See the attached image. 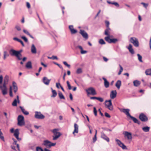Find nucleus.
<instances>
[{
  "mask_svg": "<svg viewBox=\"0 0 151 151\" xmlns=\"http://www.w3.org/2000/svg\"><path fill=\"white\" fill-rule=\"evenodd\" d=\"M21 38L22 39H23L24 41L25 42H28V40H27V38L25 36H22L21 37Z\"/></svg>",
  "mask_w": 151,
  "mask_h": 151,
  "instance_id": "8fccbe9b",
  "label": "nucleus"
},
{
  "mask_svg": "<svg viewBox=\"0 0 151 151\" xmlns=\"http://www.w3.org/2000/svg\"><path fill=\"white\" fill-rule=\"evenodd\" d=\"M133 83L134 86L137 87L140 84L141 82L138 80H135L134 81Z\"/></svg>",
  "mask_w": 151,
  "mask_h": 151,
  "instance_id": "a878e982",
  "label": "nucleus"
},
{
  "mask_svg": "<svg viewBox=\"0 0 151 151\" xmlns=\"http://www.w3.org/2000/svg\"><path fill=\"white\" fill-rule=\"evenodd\" d=\"M102 79L104 81V85L106 88H108L109 86V82L104 77L102 78Z\"/></svg>",
  "mask_w": 151,
  "mask_h": 151,
  "instance_id": "aec40b11",
  "label": "nucleus"
},
{
  "mask_svg": "<svg viewBox=\"0 0 151 151\" xmlns=\"http://www.w3.org/2000/svg\"><path fill=\"white\" fill-rule=\"evenodd\" d=\"M31 51L33 54H36L37 53L36 48L33 44L32 45L31 47Z\"/></svg>",
  "mask_w": 151,
  "mask_h": 151,
  "instance_id": "412c9836",
  "label": "nucleus"
},
{
  "mask_svg": "<svg viewBox=\"0 0 151 151\" xmlns=\"http://www.w3.org/2000/svg\"><path fill=\"white\" fill-rule=\"evenodd\" d=\"M6 84H7L6 83H3V85L2 86L3 87V89H7V88H6Z\"/></svg>",
  "mask_w": 151,
  "mask_h": 151,
  "instance_id": "69168bd1",
  "label": "nucleus"
},
{
  "mask_svg": "<svg viewBox=\"0 0 151 151\" xmlns=\"http://www.w3.org/2000/svg\"><path fill=\"white\" fill-rule=\"evenodd\" d=\"M140 119L142 122H146L148 120L147 117L143 113L141 114L139 116Z\"/></svg>",
  "mask_w": 151,
  "mask_h": 151,
  "instance_id": "9d476101",
  "label": "nucleus"
},
{
  "mask_svg": "<svg viewBox=\"0 0 151 151\" xmlns=\"http://www.w3.org/2000/svg\"><path fill=\"white\" fill-rule=\"evenodd\" d=\"M105 23L106 24V26L107 28H109V22L108 21H105Z\"/></svg>",
  "mask_w": 151,
  "mask_h": 151,
  "instance_id": "09e8293b",
  "label": "nucleus"
},
{
  "mask_svg": "<svg viewBox=\"0 0 151 151\" xmlns=\"http://www.w3.org/2000/svg\"><path fill=\"white\" fill-rule=\"evenodd\" d=\"M107 2L109 4L114 5L117 7H119V4L116 2H111L110 1H107Z\"/></svg>",
  "mask_w": 151,
  "mask_h": 151,
  "instance_id": "c756f323",
  "label": "nucleus"
},
{
  "mask_svg": "<svg viewBox=\"0 0 151 151\" xmlns=\"http://www.w3.org/2000/svg\"><path fill=\"white\" fill-rule=\"evenodd\" d=\"M56 145V143H52L50 141L46 140L43 141L42 145L45 146L47 148H50L52 146H54Z\"/></svg>",
  "mask_w": 151,
  "mask_h": 151,
  "instance_id": "f03ea898",
  "label": "nucleus"
},
{
  "mask_svg": "<svg viewBox=\"0 0 151 151\" xmlns=\"http://www.w3.org/2000/svg\"><path fill=\"white\" fill-rule=\"evenodd\" d=\"M54 63L55 64L58 65L60 68L62 70H63V68L61 65L55 62H54Z\"/></svg>",
  "mask_w": 151,
  "mask_h": 151,
  "instance_id": "13d9d810",
  "label": "nucleus"
},
{
  "mask_svg": "<svg viewBox=\"0 0 151 151\" xmlns=\"http://www.w3.org/2000/svg\"><path fill=\"white\" fill-rule=\"evenodd\" d=\"M105 105L106 107L110 110L112 111L113 110V107L111 99L109 100H106L105 101Z\"/></svg>",
  "mask_w": 151,
  "mask_h": 151,
  "instance_id": "39448f33",
  "label": "nucleus"
},
{
  "mask_svg": "<svg viewBox=\"0 0 151 151\" xmlns=\"http://www.w3.org/2000/svg\"><path fill=\"white\" fill-rule=\"evenodd\" d=\"M26 6H27V7L28 8H30V4L29 3V2H27V3H26Z\"/></svg>",
  "mask_w": 151,
  "mask_h": 151,
  "instance_id": "338daca9",
  "label": "nucleus"
},
{
  "mask_svg": "<svg viewBox=\"0 0 151 151\" xmlns=\"http://www.w3.org/2000/svg\"><path fill=\"white\" fill-rule=\"evenodd\" d=\"M111 30V29L110 28H107L105 31L104 34L107 35V36L110 37V31Z\"/></svg>",
  "mask_w": 151,
  "mask_h": 151,
  "instance_id": "393cba45",
  "label": "nucleus"
},
{
  "mask_svg": "<svg viewBox=\"0 0 151 151\" xmlns=\"http://www.w3.org/2000/svg\"><path fill=\"white\" fill-rule=\"evenodd\" d=\"M124 135L127 137V138L128 139H132V134L131 133L127 131H125L124 132Z\"/></svg>",
  "mask_w": 151,
  "mask_h": 151,
  "instance_id": "dca6fc26",
  "label": "nucleus"
},
{
  "mask_svg": "<svg viewBox=\"0 0 151 151\" xmlns=\"http://www.w3.org/2000/svg\"><path fill=\"white\" fill-rule=\"evenodd\" d=\"M9 80V78L8 76H6L4 78V83L7 84L8 83Z\"/></svg>",
  "mask_w": 151,
  "mask_h": 151,
  "instance_id": "c9c22d12",
  "label": "nucleus"
},
{
  "mask_svg": "<svg viewBox=\"0 0 151 151\" xmlns=\"http://www.w3.org/2000/svg\"><path fill=\"white\" fill-rule=\"evenodd\" d=\"M22 50H20L19 51H17V59L19 60H21L22 59L21 57H22V55L21 52H22Z\"/></svg>",
  "mask_w": 151,
  "mask_h": 151,
  "instance_id": "6ab92c4d",
  "label": "nucleus"
},
{
  "mask_svg": "<svg viewBox=\"0 0 151 151\" xmlns=\"http://www.w3.org/2000/svg\"><path fill=\"white\" fill-rule=\"evenodd\" d=\"M105 39L106 41L109 43H115L118 41L117 39H110V37H109V36L106 37L105 38Z\"/></svg>",
  "mask_w": 151,
  "mask_h": 151,
  "instance_id": "0eeeda50",
  "label": "nucleus"
},
{
  "mask_svg": "<svg viewBox=\"0 0 151 151\" xmlns=\"http://www.w3.org/2000/svg\"><path fill=\"white\" fill-rule=\"evenodd\" d=\"M116 141L117 144L123 149H126V146L124 145V144L122 143L118 139H116Z\"/></svg>",
  "mask_w": 151,
  "mask_h": 151,
  "instance_id": "9b49d317",
  "label": "nucleus"
},
{
  "mask_svg": "<svg viewBox=\"0 0 151 151\" xmlns=\"http://www.w3.org/2000/svg\"><path fill=\"white\" fill-rule=\"evenodd\" d=\"M45 116L41 114L40 112L36 111L35 112V117L37 119H43L45 118Z\"/></svg>",
  "mask_w": 151,
  "mask_h": 151,
  "instance_id": "6e6552de",
  "label": "nucleus"
},
{
  "mask_svg": "<svg viewBox=\"0 0 151 151\" xmlns=\"http://www.w3.org/2000/svg\"><path fill=\"white\" fill-rule=\"evenodd\" d=\"M105 116L108 117V118H110L111 117V116L109 115L107 113L105 112Z\"/></svg>",
  "mask_w": 151,
  "mask_h": 151,
  "instance_id": "052dcab7",
  "label": "nucleus"
},
{
  "mask_svg": "<svg viewBox=\"0 0 151 151\" xmlns=\"http://www.w3.org/2000/svg\"><path fill=\"white\" fill-rule=\"evenodd\" d=\"M23 32L32 38V39L34 38V37L30 34V33L28 32V31H27V30L24 29L23 30Z\"/></svg>",
  "mask_w": 151,
  "mask_h": 151,
  "instance_id": "72a5a7b5",
  "label": "nucleus"
},
{
  "mask_svg": "<svg viewBox=\"0 0 151 151\" xmlns=\"http://www.w3.org/2000/svg\"><path fill=\"white\" fill-rule=\"evenodd\" d=\"M51 81V79H48L46 77H44L43 78L42 81L45 85H48Z\"/></svg>",
  "mask_w": 151,
  "mask_h": 151,
  "instance_id": "4468645a",
  "label": "nucleus"
},
{
  "mask_svg": "<svg viewBox=\"0 0 151 151\" xmlns=\"http://www.w3.org/2000/svg\"><path fill=\"white\" fill-rule=\"evenodd\" d=\"M52 60H58V58L56 56H55L54 55H52Z\"/></svg>",
  "mask_w": 151,
  "mask_h": 151,
  "instance_id": "e2e57ef3",
  "label": "nucleus"
},
{
  "mask_svg": "<svg viewBox=\"0 0 151 151\" xmlns=\"http://www.w3.org/2000/svg\"><path fill=\"white\" fill-rule=\"evenodd\" d=\"M82 73V70L81 68H78L76 70V73L77 74H80Z\"/></svg>",
  "mask_w": 151,
  "mask_h": 151,
  "instance_id": "49530a36",
  "label": "nucleus"
},
{
  "mask_svg": "<svg viewBox=\"0 0 151 151\" xmlns=\"http://www.w3.org/2000/svg\"><path fill=\"white\" fill-rule=\"evenodd\" d=\"M17 102H18V101H17V99H15L12 103V105L13 106H17Z\"/></svg>",
  "mask_w": 151,
  "mask_h": 151,
  "instance_id": "58836bf2",
  "label": "nucleus"
},
{
  "mask_svg": "<svg viewBox=\"0 0 151 151\" xmlns=\"http://www.w3.org/2000/svg\"><path fill=\"white\" fill-rule=\"evenodd\" d=\"M81 53L82 54H84L86 53L87 52V51L86 50H83V49L81 50Z\"/></svg>",
  "mask_w": 151,
  "mask_h": 151,
  "instance_id": "0e129e2a",
  "label": "nucleus"
},
{
  "mask_svg": "<svg viewBox=\"0 0 151 151\" xmlns=\"http://www.w3.org/2000/svg\"><path fill=\"white\" fill-rule=\"evenodd\" d=\"M79 33L86 40L88 39V35L84 30L82 29L80 30Z\"/></svg>",
  "mask_w": 151,
  "mask_h": 151,
  "instance_id": "1a4fd4ad",
  "label": "nucleus"
},
{
  "mask_svg": "<svg viewBox=\"0 0 151 151\" xmlns=\"http://www.w3.org/2000/svg\"><path fill=\"white\" fill-rule=\"evenodd\" d=\"M102 129L104 130H106L107 131H111L112 130L111 129H108V128H102Z\"/></svg>",
  "mask_w": 151,
  "mask_h": 151,
  "instance_id": "bf43d9fd",
  "label": "nucleus"
},
{
  "mask_svg": "<svg viewBox=\"0 0 151 151\" xmlns=\"http://www.w3.org/2000/svg\"><path fill=\"white\" fill-rule=\"evenodd\" d=\"M97 100H99L101 102H103L104 101V99L102 98L97 97Z\"/></svg>",
  "mask_w": 151,
  "mask_h": 151,
  "instance_id": "864d4df0",
  "label": "nucleus"
},
{
  "mask_svg": "<svg viewBox=\"0 0 151 151\" xmlns=\"http://www.w3.org/2000/svg\"><path fill=\"white\" fill-rule=\"evenodd\" d=\"M63 63L64 65L68 67V68H70V65L68 64L66 62L64 61L63 62Z\"/></svg>",
  "mask_w": 151,
  "mask_h": 151,
  "instance_id": "4d7b16f0",
  "label": "nucleus"
},
{
  "mask_svg": "<svg viewBox=\"0 0 151 151\" xmlns=\"http://www.w3.org/2000/svg\"><path fill=\"white\" fill-rule=\"evenodd\" d=\"M36 150V151H44L41 147H37Z\"/></svg>",
  "mask_w": 151,
  "mask_h": 151,
  "instance_id": "603ef678",
  "label": "nucleus"
},
{
  "mask_svg": "<svg viewBox=\"0 0 151 151\" xmlns=\"http://www.w3.org/2000/svg\"><path fill=\"white\" fill-rule=\"evenodd\" d=\"M9 56V55L7 53L6 51H5L4 52L3 58L4 60L6 59V57L8 56Z\"/></svg>",
  "mask_w": 151,
  "mask_h": 151,
  "instance_id": "a19ab883",
  "label": "nucleus"
},
{
  "mask_svg": "<svg viewBox=\"0 0 151 151\" xmlns=\"http://www.w3.org/2000/svg\"><path fill=\"white\" fill-rule=\"evenodd\" d=\"M121 85V81L120 80H118L116 82L115 84V86L118 89H119L120 88Z\"/></svg>",
  "mask_w": 151,
  "mask_h": 151,
  "instance_id": "c85d7f7f",
  "label": "nucleus"
},
{
  "mask_svg": "<svg viewBox=\"0 0 151 151\" xmlns=\"http://www.w3.org/2000/svg\"><path fill=\"white\" fill-rule=\"evenodd\" d=\"M58 95L60 98L61 99H65V97L63 95L62 93L60 91H59L58 93Z\"/></svg>",
  "mask_w": 151,
  "mask_h": 151,
  "instance_id": "e433bc0d",
  "label": "nucleus"
},
{
  "mask_svg": "<svg viewBox=\"0 0 151 151\" xmlns=\"http://www.w3.org/2000/svg\"><path fill=\"white\" fill-rule=\"evenodd\" d=\"M18 125L20 126H22L25 125L24 118L22 115H19L17 118Z\"/></svg>",
  "mask_w": 151,
  "mask_h": 151,
  "instance_id": "20e7f679",
  "label": "nucleus"
},
{
  "mask_svg": "<svg viewBox=\"0 0 151 151\" xmlns=\"http://www.w3.org/2000/svg\"><path fill=\"white\" fill-rule=\"evenodd\" d=\"M99 43L101 45L105 44L106 43L104 40L102 39H101L99 40Z\"/></svg>",
  "mask_w": 151,
  "mask_h": 151,
  "instance_id": "37998d69",
  "label": "nucleus"
},
{
  "mask_svg": "<svg viewBox=\"0 0 151 151\" xmlns=\"http://www.w3.org/2000/svg\"><path fill=\"white\" fill-rule=\"evenodd\" d=\"M93 113L94 115L96 116L97 115V111L95 107H93Z\"/></svg>",
  "mask_w": 151,
  "mask_h": 151,
  "instance_id": "3c124183",
  "label": "nucleus"
},
{
  "mask_svg": "<svg viewBox=\"0 0 151 151\" xmlns=\"http://www.w3.org/2000/svg\"><path fill=\"white\" fill-rule=\"evenodd\" d=\"M121 112L125 113L128 116L130 117L131 115L129 113V110L128 109H122L120 110Z\"/></svg>",
  "mask_w": 151,
  "mask_h": 151,
  "instance_id": "f8f14e48",
  "label": "nucleus"
},
{
  "mask_svg": "<svg viewBox=\"0 0 151 151\" xmlns=\"http://www.w3.org/2000/svg\"><path fill=\"white\" fill-rule=\"evenodd\" d=\"M101 137L103 139L106 141L107 142H109V138L103 132H101Z\"/></svg>",
  "mask_w": 151,
  "mask_h": 151,
  "instance_id": "f3484780",
  "label": "nucleus"
},
{
  "mask_svg": "<svg viewBox=\"0 0 151 151\" xmlns=\"http://www.w3.org/2000/svg\"><path fill=\"white\" fill-rule=\"evenodd\" d=\"M150 127L148 126L144 127L142 128V129L145 132H148L150 130Z\"/></svg>",
  "mask_w": 151,
  "mask_h": 151,
  "instance_id": "473e14b6",
  "label": "nucleus"
},
{
  "mask_svg": "<svg viewBox=\"0 0 151 151\" xmlns=\"http://www.w3.org/2000/svg\"><path fill=\"white\" fill-rule=\"evenodd\" d=\"M26 67L28 69H31L32 68V63L31 61L28 62L26 64Z\"/></svg>",
  "mask_w": 151,
  "mask_h": 151,
  "instance_id": "5701e85b",
  "label": "nucleus"
},
{
  "mask_svg": "<svg viewBox=\"0 0 151 151\" xmlns=\"http://www.w3.org/2000/svg\"><path fill=\"white\" fill-rule=\"evenodd\" d=\"M52 92V95L51 96L52 97L54 98L57 95V93L55 90H53L52 88H51Z\"/></svg>",
  "mask_w": 151,
  "mask_h": 151,
  "instance_id": "cd10ccee",
  "label": "nucleus"
},
{
  "mask_svg": "<svg viewBox=\"0 0 151 151\" xmlns=\"http://www.w3.org/2000/svg\"><path fill=\"white\" fill-rule=\"evenodd\" d=\"M9 95L11 97H13V95L12 92V86H10L9 88Z\"/></svg>",
  "mask_w": 151,
  "mask_h": 151,
  "instance_id": "79ce46f5",
  "label": "nucleus"
},
{
  "mask_svg": "<svg viewBox=\"0 0 151 151\" xmlns=\"http://www.w3.org/2000/svg\"><path fill=\"white\" fill-rule=\"evenodd\" d=\"M129 52L132 54H134V52L132 48V46L131 44H129L127 47Z\"/></svg>",
  "mask_w": 151,
  "mask_h": 151,
  "instance_id": "4be33fe9",
  "label": "nucleus"
},
{
  "mask_svg": "<svg viewBox=\"0 0 151 151\" xmlns=\"http://www.w3.org/2000/svg\"><path fill=\"white\" fill-rule=\"evenodd\" d=\"M66 83L67 85V86L68 87V89L69 90H70L71 89V86L70 85V84L69 82L68 81H67L66 82Z\"/></svg>",
  "mask_w": 151,
  "mask_h": 151,
  "instance_id": "de8ad7c7",
  "label": "nucleus"
},
{
  "mask_svg": "<svg viewBox=\"0 0 151 151\" xmlns=\"http://www.w3.org/2000/svg\"><path fill=\"white\" fill-rule=\"evenodd\" d=\"M130 118H131L133 121L134 122V123H137L138 124H140V122L135 117H134L132 116H130V117H129Z\"/></svg>",
  "mask_w": 151,
  "mask_h": 151,
  "instance_id": "b1692460",
  "label": "nucleus"
},
{
  "mask_svg": "<svg viewBox=\"0 0 151 151\" xmlns=\"http://www.w3.org/2000/svg\"><path fill=\"white\" fill-rule=\"evenodd\" d=\"M9 53L11 56H15L17 58V55L16 50L12 49L9 50Z\"/></svg>",
  "mask_w": 151,
  "mask_h": 151,
  "instance_id": "ddd939ff",
  "label": "nucleus"
},
{
  "mask_svg": "<svg viewBox=\"0 0 151 151\" xmlns=\"http://www.w3.org/2000/svg\"><path fill=\"white\" fill-rule=\"evenodd\" d=\"M70 31L72 34H74L77 32V30L74 29H71Z\"/></svg>",
  "mask_w": 151,
  "mask_h": 151,
  "instance_id": "c03bdc74",
  "label": "nucleus"
},
{
  "mask_svg": "<svg viewBox=\"0 0 151 151\" xmlns=\"http://www.w3.org/2000/svg\"><path fill=\"white\" fill-rule=\"evenodd\" d=\"M97 139V137L96 134H95L94 137L93 138V142L94 143Z\"/></svg>",
  "mask_w": 151,
  "mask_h": 151,
  "instance_id": "6e6d98bb",
  "label": "nucleus"
},
{
  "mask_svg": "<svg viewBox=\"0 0 151 151\" xmlns=\"http://www.w3.org/2000/svg\"><path fill=\"white\" fill-rule=\"evenodd\" d=\"M3 78L2 75L0 76V84H1L2 82Z\"/></svg>",
  "mask_w": 151,
  "mask_h": 151,
  "instance_id": "680f3d73",
  "label": "nucleus"
},
{
  "mask_svg": "<svg viewBox=\"0 0 151 151\" xmlns=\"http://www.w3.org/2000/svg\"><path fill=\"white\" fill-rule=\"evenodd\" d=\"M16 29L18 31H20L21 30V28L20 26L18 25H17L15 27Z\"/></svg>",
  "mask_w": 151,
  "mask_h": 151,
  "instance_id": "5fc2aeb1",
  "label": "nucleus"
},
{
  "mask_svg": "<svg viewBox=\"0 0 151 151\" xmlns=\"http://www.w3.org/2000/svg\"><path fill=\"white\" fill-rule=\"evenodd\" d=\"M12 85L13 87L14 90H18V87L16 83L13 81L12 82Z\"/></svg>",
  "mask_w": 151,
  "mask_h": 151,
  "instance_id": "f704fd0d",
  "label": "nucleus"
},
{
  "mask_svg": "<svg viewBox=\"0 0 151 151\" xmlns=\"http://www.w3.org/2000/svg\"><path fill=\"white\" fill-rule=\"evenodd\" d=\"M117 92L116 90L112 91L110 93V97L111 99H114L116 96Z\"/></svg>",
  "mask_w": 151,
  "mask_h": 151,
  "instance_id": "2eb2a0df",
  "label": "nucleus"
},
{
  "mask_svg": "<svg viewBox=\"0 0 151 151\" xmlns=\"http://www.w3.org/2000/svg\"><path fill=\"white\" fill-rule=\"evenodd\" d=\"M2 135V133L1 132L0 129V138L3 141H4V136Z\"/></svg>",
  "mask_w": 151,
  "mask_h": 151,
  "instance_id": "a18cd8bd",
  "label": "nucleus"
},
{
  "mask_svg": "<svg viewBox=\"0 0 151 151\" xmlns=\"http://www.w3.org/2000/svg\"><path fill=\"white\" fill-rule=\"evenodd\" d=\"M74 130L73 132V134H74L75 133H78V126L76 123L74 124Z\"/></svg>",
  "mask_w": 151,
  "mask_h": 151,
  "instance_id": "a211bd4d",
  "label": "nucleus"
},
{
  "mask_svg": "<svg viewBox=\"0 0 151 151\" xmlns=\"http://www.w3.org/2000/svg\"><path fill=\"white\" fill-rule=\"evenodd\" d=\"M58 129H55L51 130V131L53 134V135L52 136L53 140H56L61 136V134L58 132Z\"/></svg>",
  "mask_w": 151,
  "mask_h": 151,
  "instance_id": "f257e3e1",
  "label": "nucleus"
},
{
  "mask_svg": "<svg viewBox=\"0 0 151 151\" xmlns=\"http://www.w3.org/2000/svg\"><path fill=\"white\" fill-rule=\"evenodd\" d=\"M0 88L2 90V92L3 94L4 95H6L7 93V89H3L2 86H0Z\"/></svg>",
  "mask_w": 151,
  "mask_h": 151,
  "instance_id": "7c9ffc66",
  "label": "nucleus"
},
{
  "mask_svg": "<svg viewBox=\"0 0 151 151\" xmlns=\"http://www.w3.org/2000/svg\"><path fill=\"white\" fill-rule=\"evenodd\" d=\"M145 73L146 75L151 76V68L147 69Z\"/></svg>",
  "mask_w": 151,
  "mask_h": 151,
  "instance_id": "2f4dec72",
  "label": "nucleus"
},
{
  "mask_svg": "<svg viewBox=\"0 0 151 151\" xmlns=\"http://www.w3.org/2000/svg\"><path fill=\"white\" fill-rule=\"evenodd\" d=\"M141 4H143V6L144 7L146 8L147 6V4L144 3L143 2H142L141 3Z\"/></svg>",
  "mask_w": 151,
  "mask_h": 151,
  "instance_id": "774afa93",
  "label": "nucleus"
},
{
  "mask_svg": "<svg viewBox=\"0 0 151 151\" xmlns=\"http://www.w3.org/2000/svg\"><path fill=\"white\" fill-rule=\"evenodd\" d=\"M19 108H20L22 112L25 115H27L29 114V112L25 111V109H24L22 106H20Z\"/></svg>",
  "mask_w": 151,
  "mask_h": 151,
  "instance_id": "bb28decb",
  "label": "nucleus"
},
{
  "mask_svg": "<svg viewBox=\"0 0 151 151\" xmlns=\"http://www.w3.org/2000/svg\"><path fill=\"white\" fill-rule=\"evenodd\" d=\"M130 42L132 43L135 47L139 46V42L138 39L135 37H131L130 39Z\"/></svg>",
  "mask_w": 151,
  "mask_h": 151,
  "instance_id": "423d86ee",
  "label": "nucleus"
},
{
  "mask_svg": "<svg viewBox=\"0 0 151 151\" xmlns=\"http://www.w3.org/2000/svg\"><path fill=\"white\" fill-rule=\"evenodd\" d=\"M88 96L90 95H95L97 93L95 89L92 87H90L85 90Z\"/></svg>",
  "mask_w": 151,
  "mask_h": 151,
  "instance_id": "7ed1b4c3",
  "label": "nucleus"
},
{
  "mask_svg": "<svg viewBox=\"0 0 151 151\" xmlns=\"http://www.w3.org/2000/svg\"><path fill=\"white\" fill-rule=\"evenodd\" d=\"M137 56L138 57V59L141 62H142L143 61L142 60V56L139 54H137Z\"/></svg>",
  "mask_w": 151,
  "mask_h": 151,
  "instance_id": "ea45409f",
  "label": "nucleus"
},
{
  "mask_svg": "<svg viewBox=\"0 0 151 151\" xmlns=\"http://www.w3.org/2000/svg\"><path fill=\"white\" fill-rule=\"evenodd\" d=\"M19 129H16L15 130L14 132V136H19Z\"/></svg>",
  "mask_w": 151,
  "mask_h": 151,
  "instance_id": "4c0bfd02",
  "label": "nucleus"
}]
</instances>
